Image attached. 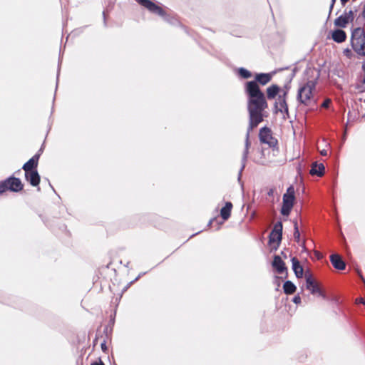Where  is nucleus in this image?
I'll list each match as a JSON object with an SVG mask.
<instances>
[{
    "label": "nucleus",
    "mask_w": 365,
    "mask_h": 365,
    "mask_svg": "<svg viewBox=\"0 0 365 365\" xmlns=\"http://www.w3.org/2000/svg\"><path fill=\"white\" fill-rule=\"evenodd\" d=\"M245 91L248 96L249 130H253L263 120V111L268 107V104L264 93L255 81L247 82Z\"/></svg>",
    "instance_id": "obj_1"
},
{
    "label": "nucleus",
    "mask_w": 365,
    "mask_h": 365,
    "mask_svg": "<svg viewBox=\"0 0 365 365\" xmlns=\"http://www.w3.org/2000/svg\"><path fill=\"white\" fill-rule=\"evenodd\" d=\"M351 46L359 55L365 56V32L359 27L353 30L351 37Z\"/></svg>",
    "instance_id": "obj_2"
},
{
    "label": "nucleus",
    "mask_w": 365,
    "mask_h": 365,
    "mask_svg": "<svg viewBox=\"0 0 365 365\" xmlns=\"http://www.w3.org/2000/svg\"><path fill=\"white\" fill-rule=\"evenodd\" d=\"M316 83L314 81H309L302 87L299 88L297 94L298 101L305 105L309 106L312 101V91L314 90Z\"/></svg>",
    "instance_id": "obj_3"
},
{
    "label": "nucleus",
    "mask_w": 365,
    "mask_h": 365,
    "mask_svg": "<svg viewBox=\"0 0 365 365\" xmlns=\"http://www.w3.org/2000/svg\"><path fill=\"white\" fill-rule=\"evenodd\" d=\"M294 193V188L291 185L283 195L282 207L281 208V213L282 215L288 216L289 215L295 201Z\"/></svg>",
    "instance_id": "obj_4"
},
{
    "label": "nucleus",
    "mask_w": 365,
    "mask_h": 365,
    "mask_svg": "<svg viewBox=\"0 0 365 365\" xmlns=\"http://www.w3.org/2000/svg\"><path fill=\"white\" fill-rule=\"evenodd\" d=\"M282 237V223L277 222L269 235V242L270 245L275 244L272 249L277 250L281 242Z\"/></svg>",
    "instance_id": "obj_5"
},
{
    "label": "nucleus",
    "mask_w": 365,
    "mask_h": 365,
    "mask_svg": "<svg viewBox=\"0 0 365 365\" xmlns=\"http://www.w3.org/2000/svg\"><path fill=\"white\" fill-rule=\"evenodd\" d=\"M259 137L262 143L268 144L269 147H274L277 144V139L272 137V131L269 128L264 127L261 128Z\"/></svg>",
    "instance_id": "obj_6"
},
{
    "label": "nucleus",
    "mask_w": 365,
    "mask_h": 365,
    "mask_svg": "<svg viewBox=\"0 0 365 365\" xmlns=\"http://www.w3.org/2000/svg\"><path fill=\"white\" fill-rule=\"evenodd\" d=\"M138 4L148 9L150 12L156 14L162 17L165 16V11L149 0H135Z\"/></svg>",
    "instance_id": "obj_7"
},
{
    "label": "nucleus",
    "mask_w": 365,
    "mask_h": 365,
    "mask_svg": "<svg viewBox=\"0 0 365 365\" xmlns=\"http://www.w3.org/2000/svg\"><path fill=\"white\" fill-rule=\"evenodd\" d=\"M8 189L13 192H19L23 189V185L19 178L11 177L6 180Z\"/></svg>",
    "instance_id": "obj_8"
},
{
    "label": "nucleus",
    "mask_w": 365,
    "mask_h": 365,
    "mask_svg": "<svg viewBox=\"0 0 365 365\" xmlns=\"http://www.w3.org/2000/svg\"><path fill=\"white\" fill-rule=\"evenodd\" d=\"M252 130H249V128H247V134H246V139H245V150L243 152V154H242V168L240 170V173H239V180L240 179V177H241V174H242V170L245 168V162L247 160V155H248V153H249V148H250V133L252 131Z\"/></svg>",
    "instance_id": "obj_9"
},
{
    "label": "nucleus",
    "mask_w": 365,
    "mask_h": 365,
    "mask_svg": "<svg viewBox=\"0 0 365 365\" xmlns=\"http://www.w3.org/2000/svg\"><path fill=\"white\" fill-rule=\"evenodd\" d=\"M272 265L276 270V272L279 274H282L284 272H287V270L284 262L279 255L274 256V259L272 262Z\"/></svg>",
    "instance_id": "obj_10"
},
{
    "label": "nucleus",
    "mask_w": 365,
    "mask_h": 365,
    "mask_svg": "<svg viewBox=\"0 0 365 365\" xmlns=\"http://www.w3.org/2000/svg\"><path fill=\"white\" fill-rule=\"evenodd\" d=\"M274 108L277 110V111H279L280 113H284L287 115H289L288 106L286 99H284V97L278 96L274 103Z\"/></svg>",
    "instance_id": "obj_11"
},
{
    "label": "nucleus",
    "mask_w": 365,
    "mask_h": 365,
    "mask_svg": "<svg viewBox=\"0 0 365 365\" xmlns=\"http://www.w3.org/2000/svg\"><path fill=\"white\" fill-rule=\"evenodd\" d=\"M39 154H36L34 155L28 162H26L22 167L25 173H28L29 171H34L37 165L38 161L39 159Z\"/></svg>",
    "instance_id": "obj_12"
},
{
    "label": "nucleus",
    "mask_w": 365,
    "mask_h": 365,
    "mask_svg": "<svg viewBox=\"0 0 365 365\" xmlns=\"http://www.w3.org/2000/svg\"><path fill=\"white\" fill-rule=\"evenodd\" d=\"M330 260L334 268L343 270L346 267V264L341 256L337 254H333L330 256Z\"/></svg>",
    "instance_id": "obj_13"
},
{
    "label": "nucleus",
    "mask_w": 365,
    "mask_h": 365,
    "mask_svg": "<svg viewBox=\"0 0 365 365\" xmlns=\"http://www.w3.org/2000/svg\"><path fill=\"white\" fill-rule=\"evenodd\" d=\"M25 177L32 186H37L40 182V176L36 170L25 173Z\"/></svg>",
    "instance_id": "obj_14"
},
{
    "label": "nucleus",
    "mask_w": 365,
    "mask_h": 365,
    "mask_svg": "<svg viewBox=\"0 0 365 365\" xmlns=\"http://www.w3.org/2000/svg\"><path fill=\"white\" fill-rule=\"evenodd\" d=\"M324 166L322 163L318 164L317 162L313 163L309 173L312 175L322 176L324 173Z\"/></svg>",
    "instance_id": "obj_15"
},
{
    "label": "nucleus",
    "mask_w": 365,
    "mask_h": 365,
    "mask_svg": "<svg viewBox=\"0 0 365 365\" xmlns=\"http://www.w3.org/2000/svg\"><path fill=\"white\" fill-rule=\"evenodd\" d=\"M292 269L297 278H302L303 276L304 269L300 264L299 260L296 257L292 259Z\"/></svg>",
    "instance_id": "obj_16"
},
{
    "label": "nucleus",
    "mask_w": 365,
    "mask_h": 365,
    "mask_svg": "<svg viewBox=\"0 0 365 365\" xmlns=\"http://www.w3.org/2000/svg\"><path fill=\"white\" fill-rule=\"evenodd\" d=\"M272 74L271 73H257L255 76V82L257 83H260L262 86L266 85L272 80Z\"/></svg>",
    "instance_id": "obj_17"
},
{
    "label": "nucleus",
    "mask_w": 365,
    "mask_h": 365,
    "mask_svg": "<svg viewBox=\"0 0 365 365\" xmlns=\"http://www.w3.org/2000/svg\"><path fill=\"white\" fill-rule=\"evenodd\" d=\"M346 38V33L341 29H336L332 33V39L337 43L344 42Z\"/></svg>",
    "instance_id": "obj_18"
},
{
    "label": "nucleus",
    "mask_w": 365,
    "mask_h": 365,
    "mask_svg": "<svg viewBox=\"0 0 365 365\" xmlns=\"http://www.w3.org/2000/svg\"><path fill=\"white\" fill-rule=\"evenodd\" d=\"M280 88L273 84L267 88V96L268 99H274L279 93Z\"/></svg>",
    "instance_id": "obj_19"
},
{
    "label": "nucleus",
    "mask_w": 365,
    "mask_h": 365,
    "mask_svg": "<svg viewBox=\"0 0 365 365\" xmlns=\"http://www.w3.org/2000/svg\"><path fill=\"white\" fill-rule=\"evenodd\" d=\"M232 208V204L230 202H227L225 207L221 209L220 215L223 220H227L230 217Z\"/></svg>",
    "instance_id": "obj_20"
},
{
    "label": "nucleus",
    "mask_w": 365,
    "mask_h": 365,
    "mask_svg": "<svg viewBox=\"0 0 365 365\" xmlns=\"http://www.w3.org/2000/svg\"><path fill=\"white\" fill-rule=\"evenodd\" d=\"M308 290L311 292L312 294H319L321 296L323 299H326L327 297L324 294V292L321 289L319 284L316 282L312 284V286L309 287V288H307Z\"/></svg>",
    "instance_id": "obj_21"
},
{
    "label": "nucleus",
    "mask_w": 365,
    "mask_h": 365,
    "mask_svg": "<svg viewBox=\"0 0 365 365\" xmlns=\"http://www.w3.org/2000/svg\"><path fill=\"white\" fill-rule=\"evenodd\" d=\"M283 289L285 294H292L295 292L297 287L291 281H286L283 284Z\"/></svg>",
    "instance_id": "obj_22"
},
{
    "label": "nucleus",
    "mask_w": 365,
    "mask_h": 365,
    "mask_svg": "<svg viewBox=\"0 0 365 365\" xmlns=\"http://www.w3.org/2000/svg\"><path fill=\"white\" fill-rule=\"evenodd\" d=\"M349 22V21H348L346 17H345L343 14L335 19L334 25L338 27L344 28L346 27Z\"/></svg>",
    "instance_id": "obj_23"
},
{
    "label": "nucleus",
    "mask_w": 365,
    "mask_h": 365,
    "mask_svg": "<svg viewBox=\"0 0 365 365\" xmlns=\"http://www.w3.org/2000/svg\"><path fill=\"white\" fill-rule=\"evenodd\" d=\"M293 223H294V240L297 242H299V241H300V232L299 231V227H298V224H297V220H294Z\"/></svg>",
    "instance_id": "obj_24"
},
{
    "label": "nucleus",
    "mask_w": 365,
    "mask_h": 365,
    "mask_svg": "<svg viewBox=\"0 0 365 365\" xmlns=\"http://www.w3.org/2000/svg\"><path fill=\"white\" fill-rule=\"evenodd\" d=\"M305 279H306V288H309V287L312 286V284L316 283L314 279L312 277V274L309 273H305Z\"/></svg>",
    "instance_id": "obj_25"
},
{
    "label": "nucleus",
    "mask_w": 365,
    "mask_h": 365,
    "mask_svg": "<svg viewBox=\"0 0 365 365\" xmlns=\"http://www.w3.org/2000/svg\"><path fill=\"white\" fill-rule=\"evenodd\" d=\"M239 73L243 78H249L252 76L251 73L244 68H240Z\"/></svg>",
    "instance_id": "obj_26"
},
{
    "label": "nucleus",
    "mask_w": 365,
    "mask_h": 365,
    "mask_svg": "<svg viewBox=\"0 0 365 365\" xmlns=\"http://www.w3.org/2000/svg\"><path fill=\"white\" fill-rule=\"evenodd\" d=\"M8 189V184L6 180L0 182V193H3Z\"/></svg>",
    "instance_id": "obj_27"
},
{
    "label": "nucleus",
    "mask_w": 365,
    "mask_h": 365,
    "mask_svg": "<svg viewBox=\"0 0 365 365\" xmlns=\"http://www.w3.org/2000/svg\"><path fill=\"white\" fill-rule=\"evenodd\" d=\"M344 16L346 17L349 21H352L354 20V12L352 11H349V12H346Z\"/></svg>",
    "instance_id": "obj_28"
},
{
    "label": "nucleus",
    "mask_w": 365,
    "mask_h": 365,
    "mask_svg": "<svg viewBox=\"0 0 365 365\" xmlns=\"http://www.w3.org/2000/svg\"><path fill=\"white\" fill-rule=\"evenodd\" d=\"M356 88L359 90V92H364V91H365V84H364L361 82V84H359L357 86Z\"/></svg>",
    "instance_id": "obj_29"
},
{
    "label": "nucleus",
    "mask_w": 365,
    "mask_h": 365,
    "mask_svg": "<svg viewBox=\"0 0 365 365\" xmlns=\"http://www.w3.org/2000/svg\"><path fill=\"white\" fill-rule=\"evenodd\" d=\"M330 103H331V101H330L329 99H326V100L323 102V103H322V106L323 108H328V107L329 106Z\"/></svg>",
    "instance_id": "obj_30"
},
{
    "label": "nucleus",
    "mask_w": 365,
    "mask_h": 365,
    "mask_svg": "<svg viewBox=\"0 0 365 365\" xmlns=\"http://www.w3.org/2000/svg\"><path fill=\"white\" fill-rule=\"evenodd\" d=\"M293 302L295 304H299L301 302V298L299 296H295L293 299Z\"/></svg>",
    "instance_id": "obj_31"
},
{
    "label": "nucleus",
    "mask_w": 365,
    "mask_h": 365,
    "mask_svg": "<svg viewBox=\"0 0 365 365\" xmlns=\"http://www.w3.org/2000/svg\"><path fill=\"white\" fill-rule=\"evenodd\" d=\"M335 2H336V0H331V5H330V8H329V16L331 14V11L333 9V7H334V5Z\"/></svg>",
    "instance_id": "obj_32"
},
{
    "label": "nucleus",
    "mask_w": 365,
    "mask_h": 365,
    "mask_svg": "<svg viewBox=\"0 0 365 365\" xmlns=\"http://www.w3.org/2000/svg\"><path fill=\"white\" fill-rule=\"evenodd\" d=\"M351 50L349 48H346L344 51V53L348 57L351 55Z\"/></svg>",
    "instance_id": "obj_33"
},
{
    "label": "nucleus",
    "mask_w": 365,
    "mask_h": 365,
    "mask_svg": "<svg viewBox=\"0 0 365 365\" xmlns=\"http://www.w3.org/2000/svg\"><path fill=\"white\" fill-rule=\"evenodd\" d=\"M101 349H102V350H103V351H106V350H107V346H106V342H105V341H104V342H103V343L101 344Z\"/></svg>",
    "instance_id": "obj_34"
},
{
    "label": "nucleus",
    "mask_w": 365,
    "mask_h": 365,
    "mask_svg": "<svg viewBox=\"0 0 365 365\" xmlns=\"http://www.w3.org/2000/svg\"><path fill=\"white\" fill-rule=\"evenodd\" d=\"M356 302L361 303L363 304H365V299L363 298H359L356 299Z\"/></svg>",
    "instance_id": "obj_35"
},
{
    "label": "nucleus",
    "mask_w": 365,
    "mask_h": 365,
    "mask_svg": "<svg viewBox=\"0 0 365 365\" xmlns=\"http://www.w3.org/2000/svg\"><path fill=\"white\" fill-rule=\"evenodd\" d=\"M91 365H104V364L100 360L99 362L95 361L92 363Z\"/></svg>",
    "instance_id": "obj_36"
},
{
    "label": "nucleus",
    "mask_w": 365,
    "mask_h": 365,
    "mask_svg": "<svg viewBox=\"0 0 365 365\" xmlns=\"http://www.w3.org/2000/svg\"><path fill=\"white\" fill-rule=\"evenodd\" d=\"M320 153H321V155H324V156H325V155H327V150H321V151H320Z\"/></svg>",
    "instance_id": "obj_37"
},
{
    "label": "nucleus",
    "mask_w": 365,
    "mask_h": 365,
    "mask_svg": "<svg viewBox=\"0 0 365 365\" xmlns=\"http://www.w3.org/2000/svg\"><path fill=\"white\" fill-rule=\"evenodd\" d=\"M287 95V91H284L282 95H279L278 96H283L284 97V99H286Z\"/></svg>",
    "instance_id": "obj_38"
},
{
    "label": "nucleus",
    "mask_w": 365,
    "mask_h": 365,
    "mask_svg": "<svg viewBox=\"0 0 365 365\" xmlns=\"http://www.w3.org/2000/svg\"><path fill=\"white\" fill-rule=\"evenodd\" d=\"M315 254H316V255H317L318 259H320L322 257V255H321V254L319 252H316Z\"/></svg>",
    "instance_id": "obj_39"
},
{
    "label": "nucleus",
    "mask_w": 365,
    "mask_h": 365,
    "mask_svg": "<svg viewBox=\"0 0 365 365\" xmlns=\"http://www.w3.org/2000/svg\"><path fill=\"white\" fill-rule=\"evenodd\" d=\"M348 1H349V0H341V4H342L343 6H344V5H345V4H346Z\"/></svg>",
    "instance_id": "obj_40"
},
{
    "label": "nucleus",
    "mask_w": 365,
    "mask_h": 365,
    "mask_svg": "<svg viewBox=\"0 0 365 365\" xmlns=\"http://www.w3.org/2000/svg\"><path fill=\"white\" fill-rule=\"evenodd\" d=\"M273 194V190H270L268 192V195H272Z\"/></svg>",
    "instance_id": "obj_41"
},
{
    "label": "nucleus",
    "mask_w": 365,
    "mask_h": 365,
    "mask_svg": "<svg viewBox=\"0 0 365 365\" xmlns=\"http://www.w3.org/2000/svg\"><path fill=\"white\" fill-rule=\"evenodd\" d=\"M362 83L364 84H365V73H364V76L363 80H362Z\"/></svg>",
    "instance_id": "obj_42"
},
{
    "label": "nucleus",
    "mask_w": 365,
    "mask_h": 365,
    "mask_svg": "<svg viewBox=\"0 0 365 365\" xmlns=\"http://www.w3.org/2000/svg\"><path fill=\"white\" fill-rule=\"evenodd\" d=\"M282 255H283V257H287V255H284V252H282Z\"/></svg>",
    "instance_id": "obj_43"
},
{
    "label": "nucleus",
    "mask_w": 365,
    "mask_h": 365,
    "mask_svg": "<svg viewBox=\"0 0 365 365\" xmlns=\"http://www.w3.org/2000/svg\"><path fill=\"white\" fill-rule=\"evenodd\" d=\"M282 255H283V257H287V255H284V252H282Z\"/></svg>",
    "instance_id": "obj_44"
},
{
    "label": "nucleus",
    "mask_w": 365,
    "mask_h": 365,
    "mask_svg": "<svg viewBox=\"0 0 365 365\" xmlns=\"http://www.w3.org/2000/svg\"><path fill=\"white\" fill-rule=\"evenodd\" d=\"M282 255H283V257H287V255H284V252H282Z\"/></svg>",
    "instance_id": "obj_45"
}]
</instances>
